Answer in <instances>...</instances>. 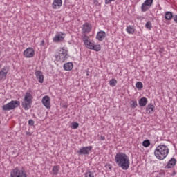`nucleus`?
Listing matches in <instances>:
<instances>
[{"mask_svg":"<svg viewBox=\"0 0 177 177\" xmlns=\"http://www.w3.org/2000/svg\"><path fill=\"white\" fill-rule=\"evenodd\" d=\"M41 103L46 109H50V98L46 95L41 100Z\"/></svg>","mask_w":177,"mask_h":177,"instance_id":"6e6552de","label":"nucleus"},{"mask_svg":"<svg viewBox=\"0 0 177 177\" xmlns=\"http://www.w3.org/2000/svg\"><path fill=\"white\" fill-rule=\"evenodd\" d=\"M91 151L92 146L83 147L77 151V154H78V156H88Z\"/></svg>","mask_w":177,"mask_h":177,"instance_id":"39448f33","label":"nucleus"},{"mask_svg":"<svg viewBox=\"0 0 177 177\" xmlns=\"http://www.w3.org/2000/svg\"><path fill=\"white\" fill-rule=\"evenodd\" d=\"M55 57L56 59L62 60V62H66L68 59V54H67L66 50H63L62 53H59L58 55H55Z\"/></svg>","mask_w":177,"mask_h":177,"instance_id":"0eeeda50","label":"nucleus"},{"mask_svg":"<svg viewBox=\"0 0 177 177\" xmlns=\"http://www.w3.org/2000/svg\"><path fill=\"white\" fill-rule=\"evenodd\" d=\"M10 177H27V174L26 173L24 169L15 167L11 171Z\"/></svg>","mask_w":177,"mask_h":177,"instance_id":"20e7f679","label":"nucleus"},{"mask_svg":"<svg viewBox=\"0 0 177 177\" xmlns=\"http://www.w3.org/2000/svg\"><path fill=\"white\" fill-rule=\"evenodd\" d=\"M147 113L148 114H151L154 112V105L153 104H149L146 108Z\"/></svg>","mask_w":177,"mask_h":177,"instance_id":"aec40b11","label":"nucleus"},{"mask_svg":"<svg viewBox=\"0 0 177 177\" xmlns=\"http://www.w3.org/2000/svg\"><path fill=\"white\" fill-rule=\"evenodd\" d=\"M176 173L174 172V173L172 174V175H176Z\"/></svg>","mask_w":177,"mask_h":177,"instance_id":"79ce46f5","label":"nucleus"},{"mask_svg":"<svg viewBox=\"0 0 177 177\" xmlns=\"http://www.w3.org/2000/svg\"><path fill=\"white\" fill-rule=\"evenodd\" d=\"M5 68H3L0 71V80H2L6 77L8 72H5Z\"/></svg>","mask_w":177,"mask_h":177,"instance_id":"5701e85b","label":"nucleus"},{"mask_svg":"<svg viewBox=\"0 0 177 177\" xmlns=\"http://www.w3.org/2000/svg\"><path fill=\"white\" fill-rule=\"evenodd\" d=\"M132 104H131V109H136L138 107V102L136 100H132Z\"/></svg>","mask_w":177,"mask_h":177,"instance_id":"c756f323","label":"nucleus"},{"mask_svg":"<svg viewBox=\"0 0 177 177\" xmlns=\"http://www.w3.org/2000/svg\"><path fill=\"white\" fill-rule=\"evenodd\" d=\"M94 5H95L96 6H97L99 5V1H97V0H94L93 2Z\"/></svg>","mask_w":177,"mask_h":177,"instance_id":"e433bc0d","label":"nucleus"},{"mask_svg":"<svg viewBox=\"0 0 177 177\" xmlns=\"http://www.w3.org/2000/svg\"><path fill=\"white\" fill-rule=\"evenodd\" d=\"M136 88H137V89H142V88H143V83H142V82H138L136 84Z\"/></svg>","mask_w":177,"mask_h":177,"instance_id":"c85d7f7f","label":"nucleus"},{"mask_svg":"<svg viewBox=\"0 0 177 177\" xmlns=\"http://www.w3.org/2000/svg\"><path fill=\"white\" fill-rule=\"evenodd\" d=\"M153 0H145L144 3H145L147 6H151V5H153Z\"/></svg>","mask_w":177,"mask_h":177,"instance_id":"2f4dec72","label":"nucleus"},{"mask_svg":"<svg viewBox=\"0 0 177 177\" xmlns=\"http://www.w3.org/2000/svg\"><path fill=\"white\" fill-rule=\"evenodd\" d=\"M174 165H176V159H175V158H173L169 160L165 168H167V169L174 168Z\"/></svg>","mask_w":177,"mask_h":177,"instance_id":"f8f14e48","label":"nucleus"},{"mask_svg":"<svg viewBox=\"0 0 177 177\" xmlns=\"http://www.w3.org/2000/svg\"><path fill=\"white\" fill-rule=\"evenodd\" d=\"M115 84H117L115 79H112L109 81V85L111 86H115Z\"/></svg>","mask_w":177,"mask_h":177,"instance_id":"7c9ffc66","label":"nucleus"},{"mask_svg":"<svg viewBox=\"0 0 177 177\" xmlns=\"http://www.w3.org/2000/svg\"><path fill=\"white\" fill-rule=\"evenodd\" d=\"M0 56H1V51H0Z\"/></svg>","mask_w":177,"mask_h":177,"instance_id":"37998d69","label":"nucleus"},{"mask_svg":"<svg viewBox=\"0 0 177 177\" xmlns=\"http://www.w3.org/2000/svg\"><path fill=\"white\" fill-rule=\"evenodd\" d=\"M115 161L118 167L122 168L124 171L129 169L130 162L129 157L124 153L119 152L115 156Z\"/></svg>","mask_w":177,"mask_h":177,"instance_id":"f257e3e1","label":"nucleus"},{"mask_svg":"<svg viewBox=\"0 0 177 177\" xmlns=\"http://www.w3.org/2000/svg\"><path fill=\"white\" fill-rule=\"evenodd\" d=\"M115 0H105V4L109 5V3H111V2H114Z\"/></svg>","mask_w":177,"mask_h":177,"instance_id":"c9c22d12","label":"nucleus"},{"mask_svg":"<svg viewBox=\"0 0 177 177\" xmlns=\"http://www.w3.org/2000/svg\"><path fill=\"white\" fill-rule=\"evenodd\" d=\"M147 104V98L143 97L139 100V106L141 107H144V106H146Z\"/></svg>","mask_w":177,"mask_h":177,"instance_id":"412c9836","label":"nucleus"},{"mask_svg":"<svg viewBox=\"0 0 177 177\" xmlns=\"http://www.w3.org/2000/svg\"><path fill=\"white\" fill-rule=\"evenodd\" d=\"M73 62H67L64 64V69L65 71H71V70H73Z\"/></svg>","mask_w":177,"mask_h":177,"instance_id":"dca6fc26","label":"nucleus"},{"mask_svg":"<svg viewBox=\"0 0 177 177\" xmlns=\"http://www.w3.org/2000/svg\"><path fill=\"white\" fill-rule=\"evenodd\" d=\"M0 68H1V65H0Z\"/></svg>","mask_w":177,"mask_h":177,"instance_id":"c03bdc74","label":"nucleus"},{"mask_svg":"<svg viewBox=\"0 0 177 177\" xmlns=\"http://www.w3.org/2000/svg\"><path fill=\"white\" fill-rule=\"evenodd\" d=\"M86 76L89 77V69L86 70Z\"/></svg>","mask_w":177,"mask_h":177,"instance_id":"ea45409f","label":"nucleus"},{"mask_svg":"<svg viewBox=\"0 0 177 177\" xmlns=\"http://www.w3.org/2000/svg\"><path fill=\"white\" fill-rule=\"evenodd\" d=\"M142 146H144V147H149V146H150V140H145L142 142Z\"/></svg>","mask_w":177,"mask_h":177,"instance_id":"cd10ccee","label":"nucleus"},{"mask_svg":"<svg viewBox=\"0 0 177 177\" xmlns=\"http://www.w3.org/2000/svg\"><path fill=\"white\" fill-rule=\"evenodd\" d=\"M32 102H28L24 101L22 102V107L24 109V110H29V109H31V104Z\"/></svg>","mask_w":177,"mask_h":177,"instance_id":"6ab92c4d","label":"nucleus"},{"mask_svg":"<svg viewBox=\"0 0 177 177\" xmlns=\"http://www.w3.org/2000/svg\"><path fill=\"white\" fill-rule=\"evenodd\" d=\"M34 124V120L32 119L28 120V125H30V127H33Z\"/></svg>","mask_w":177,"mask_h":177,"instance_id":"f704fd0d","label":"nucleus"},{"mask_svg":"<svg viewBox=\"0 0 177 177\" xmlns=\"http://www.w3.org/2000/svg\"><path fill=\"white\" fill-rule=\"evenodd\" d=\"M34 55H35V51L34 50V48L31 47L26 48L24 51V56L26 58L34 57Z\"/></svg>","mask_w":177,"mask_h":177,"instance_id":"423d86ee","label":"nucleus"},{"mask_svg":"<svg viewBox=\"0 0 177 177\" xmlns=\"http://www.w3.org/2000/svg\"><path fill=\"white\" fill-rule=\"evenodd\" d=\"M19 106H20V101L12 100L10 102L3 105L2 110H3V111H10V110H13L16 109V107H19Z\"/></svg>","mask_w":177,"mask_h":177,"instance_id":"7ed1b4c3","label":"nucleus"},{"mask_svg":"<svg viewBox=\"0 0 177 177\" xmlns=\"http://www.w3.org/2000/svg\"><path fill=\"white\" fill-rule=\"evenodd\" d=\"M82 39L83 40V42L84 45L88 48L90 45H91V41H89V37H88L86 35H84L82 36Z\"/></svg>","mask_w":177,"mask_h":177,"instance_id":"4468645a","label":"nucleus"},{"mask_svg":"<svg viewBox=\"0 0 177 177\" xmlns=\"http://www.w3.org/2000/svg\"><path fill=\"white\" fill-rule=\"evenodd\" d=\"M126 31L128 34H133L135 32V29L132 26H129L127 27Z\"/></svg>","mask_w":177,"mask_h":177,"instance_id":"b1692460","label":"nucleus"},{"mask_svg":"<svg viewBox=\"0 0 177 177\" xmlns=\"http://www.w3.org/2000/svg\"><path fill=\"white\" fill-rule=\"evenodd\" d=\"M59 169H60V167H59V166H54L53 167V175H57V174H59Z\"/></svg>","mask_w":177,"mask_h":177,"instance_id":"393cba45","label":"nucleus"},{"mask_svg":"<svg viewBox=\"0 0 177 177\" xmlns=\"http://www.w3.org/2000/svg\"><path fill=\"white\" fill-rule=\"evenodd\" d=\"M63 3V1L62 0H54L53 3V8L56 9L57 7L60 8Z\"/></svg>","mask_w":177,"mask_h":177,"instance_id":"f3484780","label":"nucleus"},{"mask_svg":"<svg viewBox=\"0 0 177 177\" xmlns=\"http://www.w3.org/2000/svg\"><path fill=\"white\" fill-rule=\"evenodd\" d=\"M84 176L85 177H95V176H93V173H92L91 171H88L85 173Z\"/></svg>","mask_w":177,"mask_h":177,"instance_id":"473e14b6","label":"nucleus"},{"mask_svg":"<svg viewBox=\"0 0 177 177\" xmlns=\"http://www.w3.org/2000/svg\"><path fill=\"white\" fill-rule=\"evenodd\" d=\"M36 77L37 78L40 84H42L44 82V74L42 73V71H37L35 72Z\"/></svg>","mask_w":177,"mask_h":177,"instance_id":"9d476101","label":"nucleus"},{"mask_svg":"<svg viewBox=\"0 0 177 177\" xmlns=\"http://www.w3.org/2000/svg\"><path fill=\"white\" fill-rule=\"evenodd\" d=\"M87 48L88 49L95 50V52H99L101 49L100 45H94L93 43H91V44H90Z\"/></svg>","mask_w":177,"mask_h":177,"instance_id":"2eb2a0df","label":"nucleus"},{"mask_svg":"<svg viewBox=\"0 0 177 177\" xmlns=\"http://www.w3.org/2000/svg\"><path fill=\"white\" fill-rule=\"evenodd\" d=\"M64 39V34H57L53 37L54 42H60V41H63Z\"/></svg>","mask_w":177,"mask_h":177,"instance_id":"ddd939ff","label":"nucleus"},{"mask_svg":"<svg viewBox=\"0 0 177 177\" xmlns=\"http://www.w3.org/2000/svg\"><path fill=\"white\" fill-rule=\"evenodd\" d=\"M174 20L175 23H177V15L174 17Z\"/></svg>","mask_w":177,"mask_h":177,"instance_id":"58836bf2","label":"nucleus"},{"mask_svg":"<svg viewBox=\"0 0 177 177\" xmlns=\"http://www.w3.org/2000/svg\"><path fill=\"white\" fill-rule=\"evenodd\" d=\"M147 6H147V4H146L145 3H143L141 6L142 12H147V10H149V8Z\"/></svg>","mask_w":177,"mask_h":177,"instance_id":"a878e982","label":"nucleus"},{"mask_svg":"<svg viewBox=\"0 0 177 177\" xmlns=\"http://www.w3.org/2000/svg\"><path fill=\"white\" fill-rule=\"evenodd\" d=\"M172 17H174V14L171 12L167 11L165 14V19L166 20H171Z\"/></svg>","mask_w":177,"mask_h":177,"instance_id":"4be33fe9","label":"nucleus"},{"mask_svg":"<svg viewBox=\"0 0 177 177\" xmlns=\"http://www.w3.org/2000/svg\"><path fill=\"white\" fill-rule=\"evenodd\" d=\"M24 102L32 103V95L30 93H26L24 99Z\"/></svg>","mask_w":177,"mask_h":177,"instance_id":"a211bd4d","label":"nucleus"},{"mask_svg":"<svg viewBox=\"0 0 177 177\" xmlns=\"http://www.w3.org/2000/svg\"><path fill=\"white\" fill-rule=\"evenodd\" d=\"M100 139H101L102 140H106V137H104V136H100Z\"/></svg>","mask_w":177,"mask_h":177,"instance_id":"a19ab883","label":"nucleus"},{"mask_svg":"<svg viewBox=\"0 0 177 177\" xmlns=\"http://www.w3.org/2000/svg\"><path fill=\"white\" fill-rule=\"evenodd\" d=\"M96 38L98 41H103L106 38V32L103 30H100V32H97Z\"/></svg>","mask_w":177,"mask_h":177,"instance_id":"9b49d317","label":"nucleus"},{"mask_svg":"<svg viewBox=\"0 0 177 177\" xmlns=\"http://www.w3.org/2000/svg\"><path fill=\"white\" fill-rule=\"evenodd\" d=\"M78 127H80V124L77 122H73L71 124V128H72V129H77Z\"/></svg>","mask_w":177,"mask_h":177,"instance_id":"bb28decb","label":"nucleus"},{"mask_svg":"<svg viewBox=\"0 0 177 177\" xmlns=\"http://www.w3.org/2000/svg\"><path fill=\"white\" fill-rule=\"evenodd\" d=\"M145 27L146 28H148V30H151V27H152L151 22L150 21L147 22L145 24Z\"/></svg>","mask_w":177,"mask_h":177,"instance_id":"72a5a7b5","label":"nucleus"},{"mask_svg":"<svg viewBox=\"0 0 177 177\" xmlns=\"http://www.w3.org/2000/svg\"><path fill=\"white\" fill-rule=\"evenodd\" d=\"M169 153V149H168V147L161 145L156 147L154 155L158 160H165V158H167V156H168Z\"/></svg>","mask_w":177,"mask_h":177,"instance_id":"f03ea898","label":"nucleus"},{"mask_svg":"<svg viewBox=\"0 0 177 177\" xmlns=\"http://www.w3.org/2000/svg\"><path fill=\"white\" fill-rule=\"evenodd\" d=\"M91 30H92V26H91L89 23H85L82 26V32H84V34H86V33L88 34L91 32Z\"/></svg>","mask_w":177,"mask_h":177,"instance_id":"1a4fd4ad","label":"nucleus"},{"mask_svg":"<svg viewBox=\"0 0 177 177\" xmlns=\"http://www.w3.org/2000/svg\"><path fill=\"white\" fill-rule=\"evenodd\" d=\"M44 44H45V40H41L40 43L41 46H44Z\"/></svg>","mask_w":177,"mask_h":177,"instance_id":"4c0bfd02","label":"nucleus"}]
</instances>
